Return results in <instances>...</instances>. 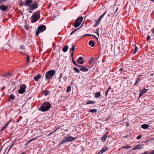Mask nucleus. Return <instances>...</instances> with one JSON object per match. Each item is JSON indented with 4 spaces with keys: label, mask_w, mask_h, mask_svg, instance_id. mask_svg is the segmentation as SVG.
<instances>
[{
    "label": "nucleus",
    "mask_w": 154,
    "mask_h": 154,
    "mask_svg": "<svg viewBox=\"0 0 154 154\" xmlns=\"http://www.w3.org/2000/svg\"><path fill=\"white\" fill-rule=\"evenodd\" d=\"M92 36V35L89 34H86V35H84V36Z\"/></svg>",
    "instance_id": "nucleus-50"
},
{
    "label": "nucleus",
    "mask_w": 154,
    "mask_h": 154,
    "mask_svg": "<svg viewBox=\"0 0 154 154\" xmlns=\"http://www.w3.org/2000/svg\"><path fill=\"white\" fill-rule=\"evenodd\" d=\"M37 138H38L37 137H36L35 138H32V139H31V140H32H32H36V139H37Z\"/></svg>",
    "instance_id": "nucleus-52"
},
{
    "label": "nucleus",
    "mask_w": 154,
    "mask_h": 154,
    "mask_svg": "<svg viewBox=\"0 0 154 154\" xmlns=\"http://www.w3.org/2000/svg\"><path fill=\"white\" fill-rule=\"evenodd\" d=\"M92 36H94L97 40H98V38L96 36L94 35H92Z\"/></svg>",
    "instance_id": "nucleus-49"
},
{
    "label": "nucleus",
    "mask_w": 154,
    "mask_h": 154,
    "mask_svg": "<svg viewBox=\"0 0 154 154\" xmlns=\"http://www.w3.org/2000/svg\"><path fill=\"white\" fill-rule=\"evenodd\" d=\"M147 91V90L145 88H144L141 90L139 96V97H141L143 94H144Z\"/></svg>",
    "instance_id": "nucleus-13"
},
{
    "label": "nucleus",
    "mask_w": 154,
    "mask_h": 154,
    "mask_svg": "<svg viewBox=\"0 0 154 154\" xmlns=\"http://www.w3.org/2000/svg\"><path fill=\"white\" fill-rule=\"evenodd\" d=\"M73 69L75 72L78 73H79L80 71L78 69L75 67H74Z\"/></svg>",
    "instance_id": "nucleus-32"
},
{
    "label": "nucleus",
    "mask_w": 154,
    "mask_h": 154,
    "mask_svg": "<svg viewBox=\"0 0 154 154\" xmlns=\"http://www.w3.org/2000/svg\"><path fill=\"white\" fill-rule=\"evenodd\" d=\"M74 54V53L73 52H72V53H71V56L72 57H73Z\"/></svg>",
    "instance_id": "nucleus-56"
},
{
    "label": "nucleus",
    "mask_w": 154,
    "mask_h": 154,
    "mask_svg": "<svg viewBox=\"0 0 154 154\" xmlns=\"http://www.w3.org/2000/svg\"><path fill=\"white\" fill-rule=\"evenodd\" d=\"M26 86L24 85H22L20 87V89L18 90V93L22 94L25 91Z\"/></svg>",
    "instance_id": "nucleus-6"
},
{
    "label": "nucleus",
    "mask_w": 154,
    "mask_h": 154,
    "mask_svg": "<svg viewBox=\"0 0 154 154\" xmlns=\"http://www.w3.org/2000/svg\"><path fill=\"white\" fill-rule=\"evenodd\" d=\"M151 31L152 32L153 34H154V27L151 30Z\"/></svg>",
    "instance_id": "nucleus-46"
},
{
    "label": "nucleus",
    "mask_w": 154,
    "mask_h": 154,
    "mask_svg": "<svg viewBox=\"0 0 154 154\" xmlns=\"http://www.w3.org/2000/svg\"><path fill=\"white\" fill-rule=\"evenodd\" d=\"M25 28L27 30H28L29 29V26L27 24H26L24 25Z\"/></svg>",
    "instance_id": "nucleus-33"
},
{
    "label": "nucleus",
    "mask_w": 154,
    "mask_h": 154,
    "mask_svg": "<svg viewBox=\"0 0 154 154\" xmlns=\"http://www.w3.org/2000/svg\"><path fill=\"white\" fill-rule=\"evenodd\" d=\"M137 83V82H136L135 83L134 85H136Z\"/></svg>",
    "instance_id": "nucleus-61"
},
{
    "label": "nucleus",
    "mask_w": 154,
    "mask_h": 154,
    "mask_svg": "<svg viewBox=\"0 0 154 154\" xmlns=\"http://www.w3.org/2000/svg\"><path fill=\"white\" fill-rule=\"evenodd\" d=\"M40 17V11H38L34 12L31 18L32 23H34L39 20Z\"/></svg>",
    "instance_id": "nucleus-2"
},
{
    "label": "nucleus",
    "mask_w": 154,
    "mask_h": 154,
    "mask_svg": "<svg viewBox=\"0 0 154 154\" xmlns=\"http://www.w3.org/2000/svg\"><path fill=\"white\" fill-rule=\"evenodd\" d=\"M29 13H32V12L31 11H29Z\"/></svg>",
    "instance_id": "nucleus-63"
},
{
    "label": "nucleus",
    "mask_w": 154,
    "mask_h": 154,
    "mask_svg": "<svg viewBox=\"0 0 154 154\" xmlns=\"http://www.w3.org/2000/svg\"><path fill=\"white\" fill-rule=\"evenodd\" d=\"M68 140H69L68 139L67 137H65L63 138V140L60 141L58 144V145L60 146L63 143L68 142Z\"/></svg>",
    "instance_id": "nucleus-9"
},
{
    "label": "nucleus",
    "mask_w": 154,
    "mask_h": 154,
    "mask_svg": "<svg viewBox=\"0 0 154 154\" xmlns=\"http://www.w3.org/2000/svg\"><path fill=\"white\" fill-rule=\"evenodd\" d=\"M143 146V145L142 144H139L135 146L132 149V150H135L137 149H142Z\"/></svg>",
    "instance_id": "nucleus-10"
},
{
    "label": "nucleus",
    "mask_w": 154,
    "mask_h": 154,
    "mask_svg": "<svg viewBox=\"0 0 154 154\" xmlns=\"http://www.w3.org/2000/svg\"><path fill=\"white\" fill-rule=\"evenodd\" d=\"M29 55H28L27 57V58H26V61H27V63H28L29 61Z\"/></svg>",
    "instance_id": "nucleus-41"
},
{
    "label": "nucleus",
    "mask_w": 154,
    "mask_h": 154,
    "mask_svg": "<svg viewBox=\"0 0 154 154\" xmlns=\"http://www.w3.org/2000/svg\"><path fill=\"white\" fill-rule=\"evenodd\" d=\"M106 12H105L103 14L101 15L99 17V18L98 19V21H100L101 20L103 17L106 14Z\"/></svg>",
    "instance_id": "nucleus-23"
},
{
    "label": "nucleus",
    "mask_w": 154,
    "mask_h": 154,
    "mask_svg": "<svg viewBox=\"0 0 154 154\" xmlns=\"http://www.w3.org/2000/svg\"><path fill=\"white\" fill-rule=\"evenodd\" d=\"M108 149V148L106 146H104L103 148L101 150L103 152H105V151H106Z\"/></svg>",
    "instance_id": "nucleus-27"
},
{
    "label": "nucleus",
    "mask_w": 154,
    "mask_h": 154,
    "mask_svg": "<svg viewBox=\"0 0 154 154\" xmlns=\"http://www.w3.org/2000/svg\"><path fill=\"white\" fill-rule=\"evenodd\" d=\"M41 75L39 74H38L34 76L33 77L34 80L37 81H38L41 77Z\"/></svg>",
    "instance_id": "nucleus-18"
},
{
    "label": "nucleus",
    "mask_w": 154,
    "mask_h": 154,
    "mask_svg": "<svg viewBox=\"0 0 154 154\" xmlns=\"http://www.w3.org/2000/svg\"><path fill=\"white\" fill-rule=\"evenodd\" d=\"M72 61L73 63L76 66H78V65L74 61L73 59H72Z\"/></svg>",
    "instance_id": "nucleus-42"
},
{
    "label": "nucleus",
    "mask_w": 154,
    "mask_h": 154,
    "mask_svg": "<svg viewBox=\"0 0 154 154\" xmlns=\"http://www.w3.org/2000/svg\"><path fill=\"white\" fill-rule=\"evenodd\" d=\"M25 48L24 46L21 45L18 51L21 53H23V51H25Z\"/></svg>",
    "instance_id": "nucleus-11"
},
{
    "label": "nucleus",
    "mask_w": 154,
    "mask_h": 154,
    "mask_svg": "<svg viewBox=\"0 0 154 154\" xmlns=\"http://www.w3.org/2000/svg\"><path fill=\"white\" fill-rule=\"evenodd\" d=\"M95 102L93 101H91L90 100H89L86 103V104L88 105L90 104H93Z\"/></svg>",
    "instance_id": "nucleus-28"
},
{
    "label": "nucleus",
    "mask_w": 154,
    "mask_h": 154,
    "mask_svg": "<svg viewBox=\"0 0 154 154\" xmlns=\"http://www.w3.org/2000/svg\"><path fill=\"white\" fill-rule=\"evenodd\" d=\"M43 94L45 96H46L49 94V91H45L43 92Z\"/></svg>",
    "instance_id": "nucleus-31"
},
{
    "label": "nucleus",
    "mask_w": 154,
    "mask_h": 154,
    "mask_svg": "<svg viewBox=\"0 0 154 154\" xmlns=\"http://www.w3.org/2000/svg\"><path fill=\"white\" fill-rule=\"evenodd\" d=\"M46 29V26L45 25H41L39 26L36 32V35L37 36L39 33L45 31Z\"/></svg>",
    "instance_id": "nucleus-4"
},
{
    "label": "nucleus",
    "mask_w": 154,
    "mask_h": 154,
    "mask_svg": "<svg viewBox=\"0 0 154 154\" xmlns=\"http://www.w3.org/2000/svg\"><path fill=\"white\" fill-rule=\"evenodd\" d=\"M83 58L81 57H79V59L77 60V62L79 63L82 64L84 63V61L83 60Z\"/></svg>",
    "instance_id": "nucleus-14"
},
{
    "label": "nucleus",
    "mask_w": 154,
    "mask_h": 154,
    "mask_svg": "<svg viewBox=\"0 0 154 154\" xmlns=\"http://www.w3.org/2000/svg\"><path fill=\"white\" fill-rule=\"evenodd\" d=\"M71 91V87L70 86H69L67 88V89L66 90V91L67 92H69Z\"/></svg>",
    "instance_id": "nucleus-35"
},
{
    "label": "nucleus",
    "mask_w": 154,
    "mask_h": 154,
    "mask_svg": "<svg viewBox=\"0 0 154 154\" xmlns=\"http://www.w3.org/2000/svg\"><path fill=\"white\" fill-rule=\"evenodd\" d=\"M109 91H106V92L105 93V95H106V96L107 95V94H108V92Z\"/></svg>",
    "instance_id": "nucleus-54"
},
{
    "label": "nucleus",
    "mask_w": 154,
    "mask_h": 154,
    "mask_svg": "<svg viewBox=\"0 0 154 154\" xmlns=\"http://www.w3.org/2000/svg\"><path fill=\"white\" fill-rule=\"evenodd\" d=\"M51 107V104L49 102H45L42 104L38 109L42 112H45L48 111Z\"/></svg>",
    "instance_id": "nucleus-1"
},
{
    "label": "nucleus",
    "mask_w": 154,
    "mask_h": 154,
    "mask_svg": "<svg viewBox=\"0 0 154 154\" xmlns=\"http://www.w3.org/2000/svg\"><path fill=\"white\" fill-rule=\"evenodd\" d=\"M100 93L99 92H97L94 94V97L96 98H98L100 97Z\"/></svg>",
    "instance_id": "nucleus-24"
},
{
    "label": "nucleus",
    "mask_w": 154,
    "mask_h": 154,
    "mask_svg": "<svg viewBox=\"0 0 154 154\" xmlns=\"http://www.w3.org/2000/svg\"><path fill=\"white\" fill-rule=\"evenodd\" d=\"M89 45H91V47H93L95 46V44L93 41L91 40L89 42Z\"/></svg>",
    "instance_id": "nucleus-19"
},
{
    "label": "nucleus",
    "mask_w": 154,
    "mask_h": 154,
    "mask_svg": "<svg viewBox=\"0 0 154 154\" xmlns=\"http://www.w3.org/2000/svg\"><path fill=\"white\" fill-rule=\"evenodd\" d=\"M5 0H0V4H2V3H3V2L5 1Z\"/></svg>",
    "instance_id": "nucleus-45"
},
{
    "label": "nucleus",
    "mask_w": 154,
    "mask_h": 154,
    "mask_svg": "<svg viewBox=\"0 0 154 154\" xmlns=\"http://www.w3.org/2000/svg\"><path fill=\"white\" fill-rule=\"evenodd\" d=\"M38 7V3L35 2L33 4L30 5L28 9H30L31 10H33L34 9L37 8Z\"/></svg>",
    "instance_id": "nucleus-7"
},
{
    "label": "nucleus",
    "mask_w": 154,
    "mask_h": 154,
    "mask_svg": "<svg viewBox=\"0 0 154 154\" xmlns=\"http://www.w3.org/2000/svg\"><path fill=\"white\" fill-rule=\"evenodd\" d=\"M10 100H14L15 99V97L13 94H11L9 97Z\"/></svg>",
    "instance_id": "nucleus-25"
},
{
    "label": "nucleus",
    "mask_w": 154,
    "mask_h": 154,
    "mask_svg": "<svg viewBox=\"0 0 154 154\" xmlns=\"http://www.w3.org/2000/svg\"><path fill=\"white\" fill-rule=\"evenodd\" d=\"M149 127V125L147 124H143L141 125V128L143 129H146L148 128Z\"/></svg>",
    "instance_id": "nucleus-22"
},
{
    "label": "nucleus",
    "mask_w": 154,
    "mask_h": 154,
    "mask_svg": "<svg viewBox=\"0 0 154 154\" xmlns=\"http://www.w3.org/2000/svg\"><path fill=\"white\" fill-rule=\"evenodd\" d=\"M11 75V74L10 73H6L3 75V77H7Z\"/></svg>",
    "instance_id": "nucleus-29"
},
{
    "label": "nucleus",
    "mask_w": 154,
    "mask_h": 154,
    "mask_svg": "<svg viewBox=\"0 0 154 154\" xmlns=\"http://www.w3.org/2000/svg\"><path fill=\"white\" fill-rule=\"evenodd\" d=\"M32 3V0H25V3L24 4H20V5H24L25 6H29L31 3Z\"/></svg>",
    "instance_id": "nucleus-8"
},
{
    "label": "nucleus",
    "mask_w": 154,
    "mask_h": 154,
    "mask_svg": "<svg viewBox=\"0 0 154 154\" xmlns=\"http://www.w3.org/2000/svg\"><path fill=\"white\" fill-rule=\"evenodd\" d=\"M150 36H147V40L148 41L149 40H150Z\"/></svg>",
    "instance_id": "nucleus-43"
},
{
    "label": "nucleus",
    "mask_w": 154,
    "mask_h": 154,
    "mask_svg": "<svg viewBox=\"0 0 154 154\" xmlns=\"http://www.w3.org/2000/svg\"><path fill=\"white\" fill-rule=\"evenodd\" d=\"M103 153L102 151L101 150L98 153V154H102Z\"/></svg>",
    "instance_id": "nucleus-48"
},
{
    "label": "nucleus",
    "mask_w": 154,
    "mask_h": 154,
    "mask_svg": "<svg viewBox=\"0 0 154 154\" xmlns=\"http://www.w3.org/2000/svg\"><path fill=\"white\" fill-rule=\"evenodd\" d=\"M72 47L71 48H70V50H71L72 51V52H73L75 50V45H72Z\"/></svg>",
    "instance_id": "nucleus-34"
},
{
    "label": "nucleus",
    "mask_w": 154,
    "mask_h": 154,
    "mask_svg": "<svg viewBox=\"0 0 154 154\" xmlns=\"http://www.w3.org/2000/svg\"><path fill=\"white\" fill-rule=\"evenodd\" d=\"M131 146H124L122 147V148H125V149H128L131 148Z\"/></svg>",
    "instance_id": "nucleus-37"
},
{
    "label": "nucleus",
    "mask_w": 154,
    "mask_h": 154,
    "mask_svg": "<svg viewBox=\"0 0 154 154\" xmlns=\"http://www.w3.org/2000/svg\"><path fill=\"white\" fill-rule=\"evenodd\" d=\"M32 141V140H31V139L29 140L28 141V143H29V142H31V141Z\"/></svg>",
    "instance_id": "nucleus-59"
},
{
    "label": "nucleus",
    "mask_w": 154,
    "mask_h": 154,
    "mask_svg": "<svg viewBox=\"0 0 154 154\" xmlns=\"http://www.w3.org/2000/svg\"><path fill=\"white\" fill-rule=\"evenodd\" d=\"M14 145V143H12L11 146H10L8 150V152L10 150V149Z\"/></svg>",
    "instance_id": "nucleus-39"
},
{
    "label": "nucleus",
    "mask_w": 154,
    "mask_h": 154,
    "mask_svg": "<svg viewBox=\"0 0 154 154\" xmlns=\"http://www.w3.org/2000/svg\"><path fill=\"white\" fill-rule=\"evenodd\" d=\"M8 6H6L4 5H2L0 6V10L2 11H5L7 10L8 8Z\"/></svg>",
    "instance_id": "nucleus-12"
},
{
    "label": "nucleus",
    "mask_w": 154,
    "mask_h": 154,
    "mask_svg": "<svg viewBox=\"0 0 154 154\" xmlns=\"http://www.w3.org/2000/svg\"><path fill=\"white\" fill-rule=\"evenodd\" d=\"M67 138L69 140V142L75 140L76 139V138L70 135H69L68 137H67Z\"/></svg>",
    "instance_id": "nucleus-15"
},
{
    "label": "nucleus",
    "mask_w": 154,
    "mask_h": 154,
    "mask_svg": "<svg viewBox=\"0 0 154 154\" xmlns=\"http://www.w3.org/2000/svg\"><path fill=\"white\" fill-rule=\"evenodd\" d=\"M83 18L82 17H80L77 18L75 20L74 26L75 28L79 27L81 23Z\"/></svg>",
    "instance_id": "nucleus-5"
},
{
    "label": "nucleus",
    "mask_w": 154,
    "mask_h": 154,
    "mask_svg": "<svg viewBox=\"0 0 154 154\" xmlns=\"http://www.w3.org/2000/svg\"><path fill=\"white\" fill-rule=\"evenodd\" d=\"M68 48L69 47L68 46H66L63 48L62 49V50L64 52H65L67 51L68 49Z\"/></svg>",
    "instance_id": "nucleus-21"
},
{
    "label": "nucleus",
    "mask_w": 154,
    "mask_h": 154,
    "mask_svg": "<svg viewBox=\"0 0 154 154\" xmlns=\"http://www.w3.org/2000/svg\"><path fill=\"white\" fill-rule=\"evenodd\" d=\"M37 138H38L37 137H36L35 138H32V139H31V140H32H32H36V139H37Z\"/></svg>",
    "instance_id": "nucleus-51"
},
{
    "label": "nucleus",
    "mask_w": 154,
    "mask_h": 154,
    "mask_svg": "<svg viewBox=\"0 0 154 154\" xmlns=\"http://www.w3.org/2000/svg\"><path fill=\"white\" fill-rule=\"evenodd\" d=\"M142 137V136L141 135H139L137 137V140L140 139Z\"/></svg>",
    "instance_id": "nucleus-40"
},
{
    "label": "nucleus",
    "mask_w": 154,
    "mask_h": 154,
    "mask_svg": "<svg viewBox=\"0 0 154 154\" xmlns=\"http://www.w3.org/2000/svg\"><path fill=\"white\" fill-rule=\"evenodd\" d=\"M11 122V120H9L8 121L5 125L2 128V130H3L4 129H5L6 127L8 126V125L9 124V123Z\"/></svg>",
    "instance_id": "nucleus-20"
},
{
    "label": "nucleus",
    "mask_w": 154,
    "mask_h": 154,
    "mask_svg": "<svg viewBox=\"0 0 154 154\" xmlns=\"http://www.w3.org/2000/svg\"><path fill=\"white\" fill-rule=\"evenodd\" d=\"M150 154H154V150L152 151Z\"/></svg>",
    "instance_id": "nucleus-55"
},
{
    "label": "nucleus",
    "mask_w": 154,
    "mask_h": 154,
    "mask_svg": "<svg viewBox=\"0 0 154 154\" xmlns=\"http://www.w3.org/2000/svg\"><path fill=\"white\" fill-rule=\"evenodd\" d=\"M135 50H136V51H137L138 50V48L135 45L134 47Z\"/></svg>",
    "instance_id": "nucleus-44"
},
{
    "label": "nucleus",
    "mask_w": 154,
    "mask_h": 154,
    "mask_svg": "<svg viewBox=\"0 0 154 154\" xmlns=\"http://www.w3.org/2000/svg\"><path fill=\"white\" fill-rule=\"evenodd\" d=\"M78 66L79 67H80L81 68V66H79V65H78Z\"/></svg>",
    "instance_id": "nucleus-60"
},
{
    "label": "nucleus",
    "mask_w": 154,
    "mask_h": 154,
    "mask_svg": "<svg viewBox=\"0 0 154 154\" xmlns=\"http://www.w3.org/2000/svg\"><path fill=\"white\" fill-rule=\"evenodd\" d=\"M111 89V88H110L109 87L108 88L107 91H109L110 89Z\"/></svg>",
    "instance_id": "nucleus-58"
},
{
    "label": "nucleus",
    "mask_w": 154,
    "mask_h": 154,
    "mask_svg": "<svg viewBox=\"0 0 154 154\" xmlns=\"http://www.w3.org/2000/svg\"><path fill=\"white\" fill-rule=\"evenodd\" d=\"M79 29H75L73 31L70 33V35H72L73 34L75 31H76Z\"/></svg>",
    "instance_id": "nucleus-38"
},
{
    "label": "nucleus",
    "mask_w": 154,
    "mask_h": 154,
    "mask_svg": "<svg viewBox=\"0 0 154 154\" xmlns=\"http://www.w3.org/2000/svg\"><path fill=\"white\" fill-rule=\"evenodd\" d=\"M108 133V132H106V133H105L103 135V137L102 138V141L103 142H104L106 139L107 134Z\"/></svg>",
    "instance_id": "nucleus-16"
},
{
    "label": "nucleus",
    "mask_w": 154,
    "mask_h": 154,
    "mask_svg": "<svg viewBox=\"0 0 154 154\" xmlns=\"http://www.w3.org/2000/svg\"><path fill=\"white\" fill-rule=\"evenodd\" d=\"M122 68H121L120 69V71H122Z\"/></svg>",
    "instance_id": "nucleus-64"
},
{
    "label": "nucleus",
    "mask_w": 154,
    "mask_h": 154,
    "mask_svg": "<svg viewBox=\"0 0 154 154\" xmlns=\"http://www.w3.org/2000/svg\"><path fill=\"white\" fill-rule=\"evenodd\" d=\"M109 10L110 11V13L108 15L109 16L111 17L113 15V12L114 10L112 9V8H110Z\"/></svg>",
    "instance_id": "nucleus-26"
},
{
    "label": "nucleus",
    "mask_w": 154,
    "mask_h": 154,
    "mask_svg": "<svg viewBox=\"0 0 154 154\" xmlns=\"http://www.w3.org/2000/svg\"><path fill=\"white\" fill-rule=\"evenodd\" d=\"M100 21H98V20H97L96 25H98L99 24Z\"/></svg>",
    "instance_id": "nucleus-47"
},
{
    "label": "nucleus",
    "mask_w": 154,
    "mask_h": 154,
    "mask_svg": "<svg viewBox=\"0 0 154 154\" xmlns=\"http://www.w3.org/2000/svg\"><path fill=\"white\" fill-rule=\"evenodd\" d=\"M55 74V71L52 70H50L47 72L45 74V77L46 80L50 79Z\"/></svg>",
    "instance_id": "nucleus-3"
},
{
    "label": "nucleus",
    "mask_w": 154,
    "mask_h": 154,
    "mask_svg": "<svg viewBox=\"0 0 154 154\" xmlns=\"http://www.w3.org/2000/svg\"><path fill=\"white\" fill-rule=\"evenodd\" d=\"M61 76H62V74H60V78H60L61 77Z\"/></svg>",
    "instance_id": "nucleus-62"
},
{
    "label": "nucleus",
    "mask_w": 154,
    "mask_h": 154,
    "mask_svg": "<svg viewBox=\"0 0 154 154\" xmlns=\"http://www.w3.org/2000/svg\"><path fill=\"white\" fill-rule=\"evenodd\" d=\"M80 70L82 71L85 72L88 71V69L86 67L83 66H81Z\"/></svg>",
    "instance_id": "nucleus-17"
},
{
    "label": "nucleus",
    "mask_w": 154,
    "mask_h": 154,
    "mask_svg": "<svg viewBox=\"0 0 154 154\" xmlns=\"http://www.w3.org/2000/svg\"><path fill=\"white\" fill-rule=\"evenodd\" d=\"M137 52V51H136V50H134V52H133V54H135Z\"/></svg>",
    "instance_id": "nucleus-57"
},
{
    "label": "nucleus",
    "mask_w": 154,
    "mask_h": 154,
    "mask_svg": "<svg viewBox=\"0 0 154 154\" xmlns=\"http://www.w3.org/2000/svg\"><path fill=\"white\" fill-rule=\"evenodd\" d=\"M93 59H92V58L91 59L89 60V64H90V65L92 64V63L93 61Z\"/></svg>",
    "instance_id": "nucleus-36"
},
{
    "label": "nucleus",
    "mask_w": 154,
    "mask_h": 154,
    "mask_svg": "<svg viewBox=\"0 0 154 154\" xmlns=\"http://www.w3.org/2000/svg\"><path fill=\"white\" fill-rule=\"evenodd\" d=\"M90 112H94L95 113L97 112V109H91L90 110Z\"/></svg>",
    "instance_id": "nucleus-30"
},
{
    "label": "nucleus",
    "mask_w": 154,
    "mask_h": 154,
    "mask_svg": "<svg viewBox=\"0 0 154 154\" xmlns=\"http://www.w3.org/2000/svg\"><path fill=\"white\" fill-rule=\"evenodd\" d=\"M118 8H117L116 9V11H115L114 12V14H113V15H114L116 13V12H117V11L118 10Z\"/></svg>",
    "instance_id": "nucleus-53"
}]
</instances>
